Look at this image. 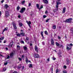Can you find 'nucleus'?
<instances>
[{"instance_id":"f257e3e1","label":"nucleus","mask_w":73,"mask_h":73,"mask_svg":"<svg viewBox=\"0 0 73 73\" xmlns=\"http://www.w3.org/2000/svg\"><path fill=\"white\" fill-rule=\"evenodd\" d=\"M72 18H70L67 19L66 20L65 22L66 23H70L72 22Z\"/></svg>"},{"instance_id":"f03ea898","label":"nucleus","mask_w":73,"mask_h":73,"mask_svg":"<svg viewBox=\"0 0 73 73\" xmlns=\"http://www.w3.org/2000/svg\"><path fill=\"white\" fill-rule=\"evenodd\" d=\"M25 11V8L23 7L21 9V11H19V12L21 13H23Z\"/></svg>"},{"instance_id":"7ed1b4c3","label":"nucleus","mask_w":73,"mask_h":73,"mask_svg":"<svg viewBox=\"0 0 73 73\" xmlns=\"http://www.w3.org/2000/svg\"><path fill=\"white\" fill-rule=\"evenodd\" d=\"M5 16L6 17H7L9 16V12L8 11H6L5 12Z\"/></svg>"},{"instance_id":"20e7f679","label":"nucleus","mask_w":73,"mask_h":73,"mask_svg":"<svg viewBox=\"0 0 73 73\" xmlns=\"http://www.w3.org/2000/svg\"><path fill=\"white\" fill-rule=\"evenodd\" d=\"M13 27L15 29H17V27H16V24L15 23H14V22H13Z\"/></svg>"},{"instance_id":"39448f33","label":"nucleus","mask_w":73,"mask_h":73,"mask_svg":"<svg viewBox=\"0 0 73 73\" xmlns=\"http://www.w3.org/2000/svg\"><path fill=\"white\" fill-rule=\"evenodd\" d=\"M51 44L52 45H54V40H53V39L52 38H51Z\"/></svg>"},{"instance_id":"423d86ee","label":"nucleus","mask_w":73,"mask_h":73,"mask_svg":"<svg viewBox=\"0 0 73 73\" xmlns=\"http://www.w3.org/2000/svg\"><path fill=\"white\" fill-rule=\"evenodd\" d=\"M66 49L67 50H70V49L71 48V46L69 45H67L66 46Z\"/></svg>"},{"instance_id":"0eeeda50","label":"nucleus","mask_w":73,"mask_h":73,"mask_svg":"<svg viewBox=\"0 0 73 73\" xmlns=\"http://www.w3.org/2000/svg\"><path fill=\"white\" fill-rule=\"evenodd\" d=\"M34 57L35 58H39V55L38 54H35L33 55Z\"/></svg>"},{"instance_id":"6e6552de","label":"nucleus","mask_w":73,"mask_h":73,"mask_svg":"<svg viewBox=\"0 0 73 73\" xmlns=\"http://www.w3.org/2000/svg\"><path fill=\"white\" fill-rule=\"evenodd\" d=\"M13 55H14V53L13 52L11 53L10 54V56L11 58H12L13 57Z\"/></svg>"},{"instance_id":"1a4fd4ad","label":"nucleus","mask_w":73,"mask_h":73,"mask_svg":"<svg viewBox=\"0 0 73 73\" xmlns=\"http://www.w3.org/2000/svg\"><path fill=\"white\" fill-rule=\"evenodd\" d=\"M35 51H36L37 53L38 52V48H37V46H35Z\"/></svg>"},{"instance_id":"9d476101","label":"nucleus","mask_w":73,"mask_h":73,"mask_svg":"<svg viewBox=\"0 0 73 73\" xmlns=\"http://www.w3.org/2000/svg\"><path fill=\"white\" fill-rule=\"evenodd\" d=\"M44 3L45 4H48V1L47 0H42Z\"/></svg>"},{"instance_id":"9b49d317","label":"nucleus","mask_w":73,"mask_h":73,"mask_svg":"<svg viewBox=\"0 0 73 73\" xmlns=\"http://www.w3.org/2000/svg\"><path fill=\"white\" fill-rule=\"evenodd\" d=\"M28 24L30 28H31V22L30 21H29V23H28Z\"/></svg>"},{"instance_id":"f8f14e48","label":"nucleus","mask_w":73,"mask_h":73,"mask_svg":"<svg viewBox=\"0 0 73 73\" xmlns=\"http://www.w3.org/2000/svg\"><path fill=\"white\" fill-rule=\"evenodd\" d=\"M65 10H66V8L65 7H64L63 9L62 13H64L65 12Z\"/></svg>"},{"instance_id":"ddd939ff","label":"nucleus","mask_w":73,"mask_h":73,"mask_svg":"<svg viewBox=\"0 0 73 73\" xmlns=\"http://www.w3.org/2000/svg\"><path fill=\"white\" fill-rule=\"evenodd\" d=\"M8 30V27L5 28L3 31V32H4L5 31H7Z\"/></svg>"},{"instance_id":"4468645a","label":"nucleus","mask_w":73,"mask_h":73,"mask_svg":"<svg viewBox=\"0 0 73 73\" xmlns=\"http://www.w3.org/2000/svg\"><path fill=\"white\" fill-rule=\"evenodd\" d=\"M19 27H22V26H23V23H19Z\"/></svg>"},{"instance_id":"2eb2a0df","label":"nucleus","mask_w":73,"mask_h":73,"mask_svg":"<svg viewBox=\"0 0 73 73\" xmlns=\"http://www.w3.org/2000/svg\"><path fill=\"white\" fill-rule=\"evenodd\" d=\"M23 48L25 50H27L28 48H27V47L25 46H23Z\"/></svg>"},{"instance_id":"dca6fc26","label":"nucleus","mask_w":73,"mask_h":73,"mask_svg":"<svg viewBox=\"0 0 73 73\" xmlns=\"http://www.w3.org/2000/svg\"><path fill=\"white\" fill-rule=\"evenodd\" d=\"M9 6L8 5L6 4L5 5L4 7L5 9H7L8 8V7Z\"/></svg>"},{"instance_id":"f3484780","label":"nucleus","mask_w":73,"mask_h":73,"mask_svg":"<svg viewBox=\"0 0 73 73\" xmlns=\"http://www.w3.org/2000/svg\"><path fill=\"white\" fill-rule=\"evenodd\" d=\"M13 45V42H11L10 44V46L11 47H12Z\"/></svg>"},{"instance_id":"a211bd4d","label":"nucleus","mask_w":73,"mask_h":73,"mask_svg":"<svg viewBox=\"0 0 73 73\" xmlns=\"http://www.w3.org/2000/svg\"><path fill=\"white\" fill-rule=\"evenodd\" d=\"M26 62L27 64H28V58H26Z\"/></svg>"},{"instance_id":"6ab92c4d","label":"nucleus","mask_w":73,"mask_h":73,"mask_svg":"<svg viewBox=\"0 0 73 73\" xmlns=\"http://www.w3.org/2000/svg\"><path fill=\"white\" fill-rule=\"evenodd\" d=\"M21 35L23 36H24L25 35V33H21Z\"/></svg>"},{"instance_id":"aec40b11","label":"nucleus","mask_w":73,"mask_h":73,"mask_svg":"<svg viewBox=\"0 0 73 73\" xmlns=\"http://www.w3.org/2000/svg\"><path fill=\"white\" fill-rule=\"evenodd\" d=\"M6 70V68L5 67H4L3 68V71L2 72H5Z\"/></svg>"},{"instance_id":"412c9836","label":"nucleus","mask_w":73,"mask_h":73,"mask_svg":"<svg viewBox=\"0 0 73 73\" xmlns=\"http://www.w3.org/2000/svg\"><path fill=\"white\" fill-rule=\"evenodd\" d=\"M36 5V7H37L38 9H39V7H40L39 6V5L38 4H37Z\"/></svg>"},{"instance_id":"4be33fe9","label":"nucleus","mask_w":73,"mask_h":73,"mask_svg":"<svg viewBox=\"0 0 73 73\" xmlns=\"http://www.w3.org/2000/svg\"><path fill=\"white\" fill-rule=\"evenodd\" d=\"M61 4V3L60 2H56V5H58L59 4Z\"/></svg>"},{"instance_id":"5701e85b","label":"nucleus","mask_w":73,"mask_h":73,"mask_svg":"<svg viewBox=\"0 0 73 73\" xmlns=\"http://www.w3.org/2000/svg\"><path fill=\"white\" fill-rule=\"evenodd\" d=\"M17 11H19V10L20 9V6H18L17 8Z\"/></svg>"},{"instance_id":"b1692460","label":"nucleus","mask_w":73,"mask_h":73,"mask_svg":"<svg viewBox=\"0 0 73 73\" xmlns=\"http://www.w3.org/2000/svg\"><path fill=\"white\" fill-rule=\"evenodd\" d=\"M56 45L57 46H60V44H58L57 42H56Z\"/></svg>"},{"instance_id":"393cba45","label":"nucleus","mask_w":73,"mask_h":73,"mask_svg":"<svg viewBox=\"0 0 73 73\" xmlns=\"http://www.w3.org/2000/svg\"><path fill=\"white\" fill-rule=\"evenodd\" d=\"M43 32H41V35L42 37V38H44V36H43Z\"/></svg>"},{"instance_id":"a878e982","label":"nucleus","mask_w":73,"mask_h":73,"mask_svg":"<svg viewBox=\"0 0 73 73\" xmlns=\"http://www.w3.org/2000/svg\"><path fill=\"white\" fill-rule=\"evenodd\" d=\"M25 1H23L21 2L23 5H24V4L25 3Z\"/></svg>"},{"instance_id":"bb28decb","label":"nucleus","mask_w":73,"mask_h":73,"mask_svg":"<svg viewBox=\"0 0 73 73\" xmlns=\"http://www.w3.org/2000/svg\"><path fill=\"white\" fill-rule=\"evenodd\" d=\"M56 11H58V5H56Z\"/></svg>"},{"instance_id":"cd10ccee","label":"nucleus","mask_w":73,"mask_h":73,"mask_svg":"<svg viewBox=\"0 0 73 73\" xmlns=\"http://www.w3.org/2000/svg\"><path fill=\"white\" fill-rule=\"evenodd\" d=\"M30 65L29 66V68H32V64H30Z\"/></svg>"},{"instance_id":"c85d7f7f","label":"nucleus","mask_w":73,"mask_h":73,"mask_svg":"<svg viewBox=\"0 0 73 73\" xmlns=\"http://www.w3.org/2000/svg\"><path fill=\"white\" fill-rule=\"evenodd\" d=\"M44 33H45V35H48V32H47V31H45L44 32Z\"/></svg>"},{"instance_id":"c756f323","label":"nucleus","mask_w":73,"mask_h":73,"mask_svg":"<svg viewBox=\"0 0 73 73\" xmlns=\"http://www.w3.org/2000/svg\"><path fill=\"white\" fill-rule=\"evenodd\" d=\"M53 68L52 67H51V68L50 69V70H51V72H53Z\"/></svg>"},{"instance_id":"7c9ffc66","label":"nucleus","mask_w":73,"mask_h":73,"mask_svg":"<svg viewBox=\"0 0 73 73\" xmlns=\"http://www.w3.org/2000/svg\"><path fill=\"white\" fill-rule=\"evenodd\" d=\"M56 28V26H53L52 29H55Z\"/></svg>"},{"instance_id":"2f4dec72","label":"nucleus","mask_w":73,"mask_h":73,"mask_svg":"<svg viewBox=\"0 0 73 73\" xmlns=\"http://www.w3.org/2000/svg\"><path fill=\"white\" fill-rule=\"evenodd\" d=\"M24 54L22 55V59H23V60H24Z\"/></svg>"},{"instance_id":"473e14b6","label":"nucleus","mask_w":73,"mask_h":73,"mask_svg":"<svg viewBox=\"0 0 73 73\" xmlns=\"http://www.w3.org/2000/svg\"><path fill=\"white\" fill-rule=\"evenodd\" d=\"M63 73H67V72L65 70H63Z\"/></svg>"},{"instance_id":"72a5a7b5","label":"nucleus","mask_w":73,"mask_h":73,"mask_svg":"<svg viewBox=\"0 0 73 73\" xmlns=\"http://www.w3.org/2000/svg\"><path fill=\"white\" fill-rule=\"evenodd\" d=\"M16 35H17V36H18L19 37H20V34L19 33L17 34H16Z\"/></svg>"},{"instance_id":"f704fd0d","label":"nucleus","mask_w":73,"mask_h":73,"mask_svg":"<svg viewBox=\"0 0 73 73\" xmlns=\"http://www.w3.org/2000/svg\"><path fill=\"white\" fill-rule=\"evenodd\" d=\"M42 8H43V6L42 5H41L40 6V8H39V11H40V9H42Z\"/></svg>"},{"instance_id":"c9c22d12","label":"nucleus","mask_w":73,"mask_h":73,"mask_svg":"<svg viewBox=\"0 0 73 73\" xmlns=\"http://www.w3.org/2000/svg\"><path fill=\"white\" fill-rule=\"evenodd\" d=\"M4 37L0 38V40H3V39H4Z\"/></svg>"},{"instance_id":"e433bc0d","label":"nucleus","mask_w":73,"mask_h":73,"mask_svg":"<svg viewBox=\"0 0 73 73\" xmlns=\"http://www.w3.org/2000/svg\"><path fill=\"white\" fill-rule=\"evenodd\" d=\"M49 20H50V19H47L46 21V23H47V22H48V21H49Z\"/></svg>"},{"instance_id":"4c0bfd02","label":"nucleus","mask_w":73,"mask_h":73,"mask_svg":"<svg viewBox=\"0 0 73 73\" xmlns=\"http://www.w3.org/2000/svg\"><path fill=\"white\" fill-rule=\"evenodd\" d=\"M17 48H20V46L19 45H17Z\"/></svg>"},{"instance_id":"58836bf2","label":"nucleus","mask_w":73,"mask_h":73,"mask_svg":"<svg viewBox=\"0 0 73 73\" xmlns=\"http://www.w3.org/2000/svg\"><path fill=\"white\" fill-rule=\"evenodd\" d=\"M58 38L59 40H60V39H61V37L59 36H58Z\"/></svg>"},{"instance_id":"ea45409f","label":"nucleus","mask_w":73,"mask_h":73,"mask_svg":"<svg viewBox=\"0 0 73 73\" xmlns=\"http://www.w3.org/2000/svg\"><path fill=\"white\" fill-rule=\"evenodd\" d=\"M21 43L22 44H24V42L23 41H21Z\"/></svg>"},{"instance_id":"a19ab883","label":"nucleus","mask_w":73,"mask_h":73,"mask_svg":"<svg viewBox=\"0 0 73 73\" xmlns=\"http://www.w3.org/2000/svg\"><path fill=\"white\" fill-rule=\"evenodd\" d=\"M18 59L19 61H21V60H22V59H21V58H19Z\"/></svg>"},{"instance_id":"79ce46f5","label":"nucleus","mask_w":73,"mask_h":73,"mask_svg":"<svg viewBox=\"0 0 73 73\" xmlns=\"http://www.w3.org/2000/svg\"><path fill=\"white\" fill-rule=\"evenodd\" d=\"M31 6V3H29V7H30V6Z\"/></svg>"},{"instance_id":"37998d69","label":"nucleus","mask_w":73,"mask_h":73,"mask_svg":"<svg viewBox=\"0 0 73 73\" xmlns=\"http://www.w3.org/2000/svg\"><path fill=\"white\" fill-rule=\"evenodd\" d=\"M58 70H59L58 69H56V73H58Z\"/></svg>"},{"instance_id":"c03bdc74","label":"nucleus","mask_w":73,"mask_h":73,"mask_svg":"<svg viewBox=\"0 0 73 73\" xmlns=\"http://www.w3.org/2000/svg\"><path fill=\"white\" fill-rule=\"evenodd\" d=\"M46 15H44L43 16V17L44 18H46Z\"/></svg>"},{"instance_id":"a18cd8bd","label":"nucleus","mask_w":73,"mask_h":73,"mask_svg":"<svg viewBox=\"0 0 73 73\" xmlns=\"http://www.w3.org/2000/svg\"><path fill=\"white\" fill-rule=\"evenodd\" d=\"M64 68H65V69H66V66L64 65Z\"/></svg>"},{"instance_id":"49530a36","label":"nucleus","mask_w":73,"mask_h":73,"mask_svg":"<svg viewBox=\"0 0 73 73\" xmlns=\"http://www.w3.org/2000/svg\"><path fill=\"white\" fill-rule=\"evenodd\" d=\"M7 64H8V62H7L5 63H4V64L5 65H7Z\"/></svg>"},{"instance_id":"de8ad7c7","label":"nucleus","mask_w":73,"mask_h":73,"mask_svg":"<svg viewBox=\"0 0 73 73\" xmlns=\"http://www.w3.org/2000/svg\"><path fill=\"white\" fill-rule=\"evenodd\" d=\"M26 39L27 40H29V38H28V37H27L26 38Z\"/></svg>"},{"instance_id":"09e8293b","label":"nucleus","mask_w":73,"mask_h":73,"mask_svg":"<svg viewBox=\"0 0 73 73\" xmlns=\"http://www.w3.org/2000/svg\"><path fill=\"white\" fill-rule=\"evenodd\" d=\"M10 57L9 56H8L7 57V59H9V58Z\"/></svg>"},{"instance_id":"8fccbe9b","label":"nucleus","mask_w":73,"mask_h":73,"mask_svg":"<svg viewBox=\"0 0 73 73\" xmlns=\"http://www.w3.org/2000/svg\"><path fill=\"white\" fill-rule=\"evenodd\" d=\"M57 11V10H56V9L55 10H54V12H56V11Z\"/></svg>"},{"instance_id":"3c124183","label":"nucleus","mask_w":73,"mask_h":73,"mask_svg":"<svg viewBox=\"0 0 73 73\" xmlns=\"http://www.w3.org/2000/svg\"><path fill=\"white\" fill-rule=\"evenodd\" d=\"M4 0H3L2 1H1V3L2 4H3V2H4Z\"/></svg>"},{"instance_id":"603ef678","label":"nucleus","mask_w":73,"mask_h":73,"mask_svg":"<svg viewBox=\"0 0 73 73\" xmlns=\"http://www.w3.org/2000/svg\"><path fill=\"white\" fill-rule=\"evenodd\" d=\"M30 45L31 46L33 45L32 43H30Z\"/></svg>"},{"instance_id":"864d4df0","label":"nucleus","mask_w":73,"mask_h":73,"mask_svg":"<svg viewBox=\"0 0 73 73\" xmlns=\"http://www.w3.org/2000/svg\"><path fill=\"white\" fill-rule=\"evenodd\" d=\"M56 58H52V60H56Z\"/></svg>"},{"instance_id":"5fc2aeb1","label":"nucleus","mask_w":73,"mask_h":73,"mask_svg":"<svg viewBox=\"0 0 73 73\" xmlns=\"http://www.w3.org/2000/svg\"><path fill=\"white\" fill-rule=\"evenodd\" d=\"M47 60L48 61H49V58H47Z\"/></svg>"},{"instance_id":"6e6d98bb","label":"nucleus","mask_w":73,"mask_h":73,"mask_svg":"<svg viewBox=\"0 0 73 73\" xmlns=\"http://www.w3.org/2000/svg\"><path fill=\"white\" fill-rule=\"evenodd\" d=\"M42 44L43 45H45V43H44V42H42Z\"/></svg>"},{"instance_id":"4d7b16f0","label":"nucleus","mask_w":73,"mask_h":73,"mask_svg":"<svg viewBox=\"0 0 73 73\" xmlns=\"http://www.w3.org/2000/svg\"><path fill=\"white\" fill-rule=\"evenodd\" d=\"M66 61H67V62H68L69 61V59H67L66 60Z\"/></svg>"},{"instance_id":"13d9d810","label":"nucleus","mask_w":73,"mask_h":73,"mask_svg":"<svg viewBox=\"0 0 73 73\" xmlns=\"http://www.w3.org/2000/svg\"><path fill=\"white\" fill-rule=\"evenodd\" d=\"M61 52L59 53L58 54V55H61Z\"/></svg>"},{"instance_id":"bf43d9fd","label":"nucleus","mask_w":73,"mask_h":73,"mask_svg":"<svg viewBox=\"0 0 73 73\" xmlns=\"http://www.w3.org/2000/svg\"><path fill=\"white\" fill-rule=\"evenodd\" d=\"M71 31L72 32H73V29H71Z\"/></svg>"},{"instance_id":"052dcab7","label":"nucleus","mask_w":73,"mask_h":73,"mask_svg":"<svg viewBox=\"0 0 73 73\" xmlns=\"http://www.w3.org/2000/svg\"><path fill=\"white\" fill-rule=\"evenodd\" d=\"M45 13L47 14L48 13V11H46L45 12Z\"/></svg>"},{"instance_id":"680f3d73","label":"nucleus","mask_w":73,"mask_h":73,"mask_svg":"<svg viewBox=\"0 0 73 73\" xmlns=\"http://www.w3.org/2000/svg\"><path fill=\"white\" fill-rule=\"evenodd\" d=\"M18 69H20V68H21V66H19L18 67Z\"/></svg>"},{"instance_id":"e2e57ef3","label":"nucleus","mask_w":73,"mask_h":73,"mask_svg":"<svg viewBox=\"0 0 73 73\" xmlns=\"http://www.w3.org/2000/svg\"><path fill=\"white\" fill-rule=\"evenodd\" d=\"M18 17L19 18H20L21 16L20 15H18Z\"/></svg>"},{"instance_id":"0e129e2a","label":"nucleus","mask_w":73,"mask_h":73,"mask_svg":"<svg viewBox=\"0 0 73 73\" xmlns=\"http://www.w3.org/2000/svg\"><path fill=\"white\" fill-rule=\"evenodd\" d=\"M70 46H73V44H70Z\"/></svg>"},{"instance_id":"69168bd1","label":"nucleus","mask_w":73,"mask_h":73,"mask_svg":"<svg viewBox=\"0 0 73 73\" xmlns=\"http://www.w3.org/2000/svg\"><path fill=\"white\" fill-rule=\"evenodd\" d=\"M51 15H53V16H54V14L53 13H51Z\"/></svg>"},{"instance_id":"338daca9","label":"nucleus","mask_w":73,"mask_h":73,"mask_svg":"<svg viewBox=\"0 0 73 73\" xmlns=\"http://www.w3.org/2000/svg\"><path fill=\"white\" fill-rule=\"evenodd\" d=\"M59 55V57H62V56L61 55Z\"/></svg>"},{"instance_id":"774afa93","label":"nucleus","mask_w":73,"mask_h":73,"mask_svg":"<svg viewBox=\"0 0 73 73\" xmlns=\"http://www.w3.org/2000/svg\"><path fill=\"white\" fill-rule=\"evenodd\" d=\"M5 49H6V50H8V48L7 47H6L5 48Z\"/></svg>"}]
</instances>
